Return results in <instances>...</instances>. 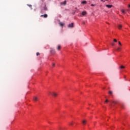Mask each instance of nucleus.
<instances>
[{
    "mask_svg": "<svg viewBox=\"0 0 130 130\" xmlns=\"http://www.w3.org/2000/svg\"><path fill=\"white\" fill-rule=\"evenodd\" d=\"M106 7H107V8H108L109 9H111V8H112V7H113V6L109 5H106Z\"/></svg>",
    "mask_w": 130,
    "mask_h": 130,
    "instance_id": "20e7f679",
    "label": "nucleus"
},
{
    "mask_svg": "<svg viewBox=\"0 0 130 130\" xmlns=\"http://www.w3.org/2000/svg\"><path fill=\"white\" fill-rule=\"evenodd\" d=\"M54 66H55V64L54 63H53V64H52V67H54Z\"/></svg>",
    "mask_w": 130,
    "mask_h": 130,
    "instance_id": "a878e982",
    "label": "nucleus"
},
{
    "mask_svg": "<svg viewBox=\"0 0 130 130\" xmlns=\"http://www.w3.org/2000/svg\"><path fill=\"white\" fill-rule=\"evenodd\" d=\"M81 4H82L83 5H86V4H87V1H82L81 2Z\"/></svg>",
    "mask_w": 130,
    "mask_h": 130,
    "instance_id": "f8f14e48",
    "label": "nucleus"
},
{
    "mask_svg": "<svg viewBox=\"0 0 130 130\" xmlns=\"http://www.w3.org/2000/svg\"><path fill=\"white\" fill-rule=\"evenodd\" d=\"M59 25H60V26H61V27H62V26H64V23H63L61 22H59Z\"/></svg>",
    "mask_w": 130,
    "mask_h": 130,
    "instance_id": "423d86ee",
    "label": "nucleus"
},
{
    "mask_svg": "<svg viewBox=\"0 0 130 130\" xmlns=\"http://www.w3.org/2000/svg\"><path fill=\"white\" fill-rule=\"evenodd\" d=\"M70 125H73V122L70 123Z\"/></svg>",
    "mask_w": 130,
    "mask_h": 130,
    "instance_id": "393cba45",
    "label": "nucleus"
},
{
    "mask_svg": "<svg viewBox=\"0 0 130 130\" xmlns=\"http://www.w3.org/2000/svg\"><path fill=\"white\" fill-rule=\"evenodd\" d=\"M27 6H28V7H29V8H31V9L32 10V5H27Z\"/></svg>",
    "mask_w": 130,
    "mask_h": 130,
    "instance_id": "6ab92c4d",
    "label": "nucleus"
},
{
    "mask_svg": "<svg viewBox=\"0 0 130 130\" xmlns=\"http://www.w3.org/2000/svg\"><path fill=\"white\" fill-rule=\"evenodd\" d=\"M121 12H122L123 14H125V11L124 10H123V9H122V10H121Z\"/></svg>",
    "mask_w": 130,
    "mask_h": 130,
    "instance_id": "2eb2a0df",
    "label": "nucleus"
},
{
    "mask_svg": "<svg viewBox=\"0 0 130 130\" xmlns=\"http://www.w3.org/2000/svg\"><path fill=\"white\" fill-rule=\"evenodd\" d=\"M95 6V5L94 4H91V7H94Z\"/></svg>",
    "mask_w": 130,
    "mask_h": 130,
    "instance_id": "5701e85b",
    "label": "nucleus"
},
{
    "mask_svg": "<svg viewBox=\"0 0 130 130\" xmlns=\"http://www.w3.org/2000/svg\"><path fill=\"white\" fill-rule=\"evenodd\" d=\"M41 17H44V18H47L48 15L47 14L42 15H41Z\"/></svg>",
    "mask_w": 130,
    "mask_h": 130,
    "instance_id": "1a4fd4ad",
    "label": "nucleus"
},
{
    "mask_svg": "<svg viewBox=\"0 0 130 130\" xmlns=\"http://www.w3.org/2000/svg\"><path fill=\"white\" fill-rule=\"evenodd\" d=\"M128 7L130 8V5H128Z\"/></svg>",
    "mask_w": 130,
    "mask_h": 130,
    "instance_id": "c756f323",
    "label": "nucleus"
},
{
    "mask_svg": "<svg viewBox=\"0 0 130 130\" xmlns=\"http://www.w3.org/2000/svg\"><path fill=\"white\" fill-rule=\"evenodd\" d=\"M113 41H114V42H117V39H114L113 40Z\"/></svg>",
    "mask_w": 130,
    "mask_h": 130,
    "instance_id": "aec40b11",
    "label": "nucleus"
},
{
    "mask_svg": "<svg viewBox=\"0 0 130 130\" xmlns=\"http://www.w3.org/2000/svg\"><path fill=\"white\" fill-rule=\"evenodd\" d=\"M51 52L52 53H55V51H54V50H52L51 51Z\"/></svg>",
    "mask_w": 130,
    "mask_h": 130,
    "instance_id": "a211bd4d",
    "label": "nucleus"
},
{
    "mask_svg": "<svg viewBox=\"0 0 130 130\" xmlns=\"http://www.w3.org/2000/svg\"><path fill=\"white\" fill-rule=\"evenodd\" d=\"M86 15H87V12H86L85 11H83L82 12L81 17H83L84 16H86Z\"/></svg>",
    "mask_w": 130,
    "mask_h": 130,
    "instance_id": "f03ea898",
    "label": "nucleus"
},
{
    "mask_svg": "<svg viewBox=\"0 0 130 130\" xmlns=\"http://www.w3.org/2000/svg\"><path fill=\"white\" fill-rule=\"evenodd\" d=\"M117 51H120L121 50V47H118L116 49Z\"/></svg>",
    "mask_w": 130,
    "mask_h": 130,
    "instance_id": "9b49d317",
    "label": "nucleus"
},
{
    "mask_svg": "<svg viewBox=\"0 0 130 130\" xmlns=\"http://www.w3.org/2000/svg\"><path fill=\"white\" fill-rule=\"evenodd\" d=\"M83 25H85V22H83Z\"/></svg>",
    "mask_w": 130,
    "mask_h": 130,
    "instance_id": "cd10ccee",
    "label": "nucleus"
},
{
    "mask_svg": "<svg viewBox=\"0 0 130 130\" xmlns=\"http://www.w3.org/2000/svg\"><path fill=\"white\" fill-rule=\"evenodd\" d=\"M107 24H109V23H107Z\"/></svg>",
    "mask_w": 130,
    "mask_h": 130,
    "instance_id": "7c9ffc66",
    "label": "nucleus"
},
{
    "mask_svg": "<svg viewBox=\"0 0 130 130\" xmlns=\"http://www.w3.org/2000/svg\"><path fill=\"white\" fill-rule=\"evenodd\" d=\"M86 123H87V120H84L82 121V124H83V125H85V124H86Z\"/></svg>",
    "mask_w": 130,
    "mask_h": 130,
    "instance_id": "6e6552de",
    "label": "nucleus"
},
{
    "mask_svg": "<svg viewBox=\"0 0 130 130\" xmlns=\"http://www.w3.org/2000/svg\"><path fill=\"white\" fill-rule=\"evenodd\" d=\"M69 28H73L74 27V23H72L71 24H69L68 25Z\"/></svg>",
    "mask_w": 130,
    "mask_h": 130,
    "instance_id": "7ed1b4c3",
    "label": "nucleus"
},
{
    "mask_svg": "<svg viewBox=\"0 0 130 130\" xmlns=\"http://www.w3.org/2000/svg\"><path fill=\"white\" fill-rule=\"evenodd\" d=\"M111 45H112V46H114V44L113 43H112L111 44Z\"/></svg>",
    "mask_w": 130,
    "mask_h": 130,
    "instance_id": "b1692460",
    "label": "nucleus"
},
{
    "mask_svg": "<svg viewBox=\"0 0 130 130\" xmlns=\"http://www.w3.org/2000/svg\"><path fill=\"white\" fill-rule=\"evenodd\" d=\"M121 28H122V25L121 24H119L118 25V28L120 30V29H121Z\"/></svg>",
    "mask_w": 130,
    "mask_h": 130,
    "instance_id": "0eeeda50",
    "label": "nucleus"
},
{
    "mask_svg": "<svg viewBox=\"0 0 130 130\" xmlns=\"http://www.w3.org/2000/svg\"><path fill=\"white\" fill-rule=\"evenodd\" d=\"M120 69H124V66H121L120 67Z\"/></svg>",
    "mask_w": 130,
    "mask_h": 130,
    "instance_id": "4be33fe9",
    "label": "nucleus"
},
{
    "mask_svg": "<svg viewBox=\"0 0 130 130\" xmlns=\"http://www.w3.org/2000/svg\"><path fill=\"white\" fill-rule=\"evenodd\" d=\"M49 95H51V96H53L54 97H56L58 94L54 91L49 92Z\"/></svg>",
    "mask_w": 130,
    "mask_h": 130,
    "instance_id": "f257e3e1",
    "label": "nucleus"
},
{
    "mask_svg": "<svg viewBox=\"0 0 130 130\" xmlns=\"http://www.w3.org/2000/svg\"><path fill=\"white\" fill-rule=\"evenodd\" d=\"M106 1H108V0H106Z\"/></svg>",
    "mask_w": 130,
    "mask_h": 130,
    "instance_id": "2f4dec72",
    "label": "nucleus"
},
{
    "mask_svg": "<svg viewBox=\"0 0 130 130\" xmlns=\"http://www.w3.org/2000/svg\"><path fill=\"white\" fill-rule=\"evenodd\" d=\"M59 130H61V128H59Z\"/></svg>",
    "mask_w": 130,
    "mask_h": 130,
    "instance_id": "c85d7f7f",
    "label": "nucleus"
},
{
    "mask_svg": "<svg viewBox=\"0 0 130 130\" xmlns=\"http://www.w3.org/2000/svg\"><path fill=\"white\" fill-rule=\"evenodd\" d=\"M109 94H110V95H112V94H113L112 91H109Z\"/></svg>",
    "mask_w": 130,
    "mask_h": 130,
    "instance_id": "dca6fc26",
    "label": "nucleus"
},
{
    "mask_svg": "<svg viewBox=\"0 0 130 130\" xmlns=\"http://www.w3.org/2000/svg\"><path fill=\"white\" fill-rule=\"evenodd\" d=\"M105 102H108V100H106Z\"/></svg>",
    "mask_w": 130,
    "mask_h": 130,
    "instance_id": "bb28decb",
    "label": "nucleus"
},
{
    "mask_svg": "<svg viewBox=\"0 0 130 130\" xmlns=\"http://www.w3.org/2000/svg\"><path fill=\"white\" fill-rule=\"evenodd\" d=\"M60 48H61V47H60V46L58 45L57 46V50H60Z\"/></svg>",
    "mask_w": 130,
    "mask_h": 130,
    "instance_id": "4468645a",
    "label": "nucleus"
},
{
    "mask_svg": "<svg viewBox=\"0 0 130 130\" xmlns=\"http://www.w3.org/2000/svg\"><path fill=\"white\" fill-rule=\"evenodd\" d=\"M38 100H39V98L36 97V96H35L34 98V101H38Z\"/></svg>",
    "mask_w": 130,
    "mask_h": 130,
    "instance_id": "39448f33",
    "label": "nucleus"
},
{
    "mask_svg": "<svg viewBox=\"0 0 130 130\" xmlns=\"http://www.w3.org/2000/svg\"><path fill=\"white\" fill-rule=\"evenodd\" d=\"M44 11H47V7H46V5L44 7Z\"/></svg>",
    "mask_w": 130,
    "mask_h": 130,
    "instance_id": "ddd939ff",
    "label": "nucleus"
},
{
    "mask_svg": "<svg viewBox=\"0 0 130 130\" xmlns=\"http://www.w3.org/2000/svg\"><path fill=\"white\" fill-rule=\"evenodd\" d=\"M38 55H40V53H39V52L37 53V56H38Z\"/></svg>",
    "mask_w": 130,
    "mask_h": 130,
    "instance_id": "412c9836",
    "label": "nucleus"
},
{
    "mask_svg": "<svg viewBox=\"0 0 130 130\" xmlns=\"http://www.w3.org/2000/svg\"><path fill=\"white\" fill-rule=\"evenodd\" d=\"M118 44L120 46H122V44H121V43H120V41H119L118 42Z\"/></svg>",
    "mask_w": 130,
    "mask_h": 130,
    "instance_id": "f3484780",
    "label": "nucleus"
},
{
    "mask_svg": "<svg viewBox=\"0 0 130 130\" xmlns=\"http://www.w3.org/2000/svg\"><path fill=\"white\" fill-rule=\"evenodd\" d=\"M60 4L61 5H64V6H65V5H67V1H64V3H61Z\"/></svg>",
    "mask_w": 130,
    "mask_h": 130,
    "instance_id": "9d476101",
    "label": "nucleus"
}]
</instances>
